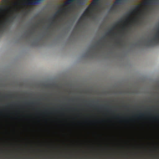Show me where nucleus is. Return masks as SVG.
<instances>
[{
	"instance_id": "obj_1",
	"label": "nucleus",
	"mask_w": 159,
	"mask_h": 159,
	"mask_svg": "<svg viewBox=\"0 0 159 159\" xmlns=\"http://www.w3.org/2000/svg\"><path fill=\"white\" fill-rule=\"evenodd\" d=\"M5 7L6 9H8L11 7L8 6L4 7L3 6H0V16L2 12L5 10L3 9V7ZM13 16H9L8 17H6L3 20H0V32L3 31L6 29L7 26H9L13 21V19L14 18Z\"/></svg>"
},
{
	"instance_id": "obj_7",
	"label": "nucleus",
	"mask_w": 159,
	"mask_h": 159,
	"mask_svg": "<svg viewBox=\"0 0 159 159\" xmlns=\"http://www.w3.org/2000/svg\"><path fill=\"white\" fill-rule=\"evenodd\" d=\"M144 114L142 113H140L139 115H137V116H138L139 117V118H141L143 117H144Z\"/></svg>"
},
{
	"instance_id": "obj_17",
	"label": "nucleus",
	"mask_w": 159,
	"mask_h": 159,
	"mask_svg": "<svg viewBox=\"0 0 159 159\" xmlns=\"http://www.w3.org/2000/svg\"><path fill=\"white\" fill-rule=\"evenodd\" d=\"M34 44L35 45H37L38 44V42H35Z\"/></svg>"
},
{
	"instance_id": "obj_18",
	"label": "nucleus",
	"mask_w": 159,
	"mask_h": 159,
	"mask_svg": "<svg viewBox=\"0 0 159 159\" xmlns=\"http://www.w3.org/2000/svg\"><path fill=\"white\" fill-rule=\"evenodd\" d=\"M80 19L79 20V21L77 22V24L78 25L79 24H80Z\"/></svg>"
},
{
	"instance_id": "obj_9",
	"label": "nucleus",
	"mask_w": 159,
	"mask_h": 159,
	"mask_svg": "<svg viewBox=\"0 0 159 159\" xmlns=\"http://www.w3.org/2000/svg\"><path fill=\"white\" fill-rule=\"evenodd\" d=\"M122 20H120V21H119V22H117L116 24V25H117L119 23H120V22H122Z\"/></svg>"
},
{
	"instance_id": "obj_10",
	"label": "nucleus",
	"mask_w": 159,
	"mask_h": 159,
	"mask_svg": "<svg viewBox=\"0 0 159 159\" xmlns=\"http://www.w3.org/2000/svg\"><path fill=\"white\" fill-rule=\"evenodd\" d=\"M67 1L66 3H69L70 2H72L73 1Z\"/></svg>"
},
{
	"instance_id": "obj_21",
	"label": "nucleus",
	"mask_w": 159,
	"mask_h": 159,
	"mask_svg": "<svg viewBox=\"0 0 159 159\" xmlns=\"http://www.w3.org/2000/svg\"><path fill=\"white\" fill-rule=\"evenodd\" d=\"M149 1V0H148V1Z\"/></svg>"
},
{
	"instance_id": "obj_2",
	"label": "nucleus",
	"mask_w": 159,
	"mask_h": 159,
	"mask_svg": "<svg viewBox=\"0 0 159 159\" xmlns=\"http://www.w3.org/2000/svg\"><path fill=\"white\" fill-rule=\"evenodd\" d=\"M99 1H93L91 4L86 8L85 11L82 14L83 17H85L87 16H89V15L92 14L93 11L95 9L94 7L97 5L98 2Z\"/></svg>"
},
{
	"instance_id": "obj_12",
	"label": "nucleus",
	"mask_w": 159,
	"mask_h": 159,
	"mask_svg": "<svg viewBox=\"0 0 159 159\" xmlns=\"http://www.w3.org/2000/svg\"><path fill=\"white\" fill-rule=\"evenodd\" d=\"M52 23L53 22H55V19L53 18V17L52 18Z\"/></svg>"
},
{
	"instance_id": "obj_4",
	"label": "nucleus",
	"mask_w": 159,
	"mask_h": 159,
	"mask_svg": "<svg viewBox=\"0 0 159 159\" xmlns=\"http://www.w3.org/2000/svg\"><path fill=\"white\" fill-rule=\"evenodd\" d=\"M63 6V5H60L59 6L61 7L60 9L58 10L56 13L53 15V18H55L57 17V14H59L60 13H62V12L64 11H67L69 9V7H65L62 8V7Z\"/></svg>"
},
{
	"instance_id": "obj_8",
	"label": "nucleus",
	"mask_w": 159,
	"mask_h": 159,
	"mask_svg": "<svg viewBox=\"0 0 159 159\" xmlns=\"http://www.w3.org/2000/svg\"><path fill=\"white\" fill-rule=\"evenodd\" d=\"M112 30V29H111L107 33V34L109 35V34L111 33V31Z\"/></svg>"
},
{
	"instance_id": "obj_13",
	"label": "nucleus",
	"mask_w": 159,
	"mask_h": 159,
	"mask_svg": "<svg viewBox=\"0 0 159 159\" xmlns=\"http://www.w3.org/2000/svg\"><path fill=\"white\" fill-rule=\"evenodd\" d=\"M134 22L136 23H138L139 22V21L136 19L134 20Z\"/></svg>"
},
{
	"instance_id": "obj_24",
	"label": "nucleus",
	"mask_w": 159,
	"mask_h": 159,
	"mask_svg": "<svg viewBox=\"0 0 159 159\" xmlns=\"http://www.w3.org/2000/svg\"><path fill=\"white\" fill-rule=\"evenodd\" d=\"M115 27H116V26H114V27H113V29H114Z\"/></svg>"
},
{
	"instance_id": "obj_19",
	"label": "nucleus",
	"mask_w": 159,
	"mask_h": 159,
	"mask_svg": "<svg viewBox=\"0 0 159 159\" xmlns=\"http://www.w3.org/2000/svg\"><path fill=\"white\" fill-rule=\"evenodd\" d=\"M116 1V2H120V1H119V0H118V1Z\"/></svg>"
},
{
	"instance_id": "obj_15",
	"label": "nucleus",
	"mask_w": 159,
	"mask_h": 159,
	"mask_svg": "<svg viewBox=\"0 0 159 159\" xmlns=\"http://www.w3.org/2000/svg\"><path fill=\"white\" fill-rule=\"evenodd\" d=\"M26 104H27L28 105H29L30 104H33L34 103L32 102V103H26Z\"/></svg>"
},
{
	"instance_id": "obj_14",
	"label": "nucleus",
	"mask_w": 159,
	"mask_h": 159,
	"mask_svg": "<svg viewBox=\"0 0 159 159\" xmlns=\"http://www.w3.org/2000/svg\"><path fill=\"white\" fill-rule=\"evenodd\" d=\"M126 29V28H125L124 26L122 28V29L123 30H125Z\"/></svg>"
},
{
	"instance_id": "obj_23",
	"label": "nucleus",
	"mask_w": 159,
	"mask_h": 159,
	"mask_svg": "<svg viewBox=\"0 0 159 159\" xmlns=\"http://www.w3.org/2000/svg\"><path fill=\"white\" fill-rule=\"evenodd\" d=\"M135 45L137 46H138V44L137 43H136Z\"/></svg>"
},
{
	"instance_id": "obj_26",
	"label": "nucleus",
	"mask_w": 159,
	"mask_h": 159,
	"mask_svg": "<svg viewBox=\"0 0 159 159\" xmlns=\"http://www.w3.org/2000/svg\"><path fill=\"white\" fill-rule=\"evenodd\" d=\"M88 54V52L86 53V54Z\"/></svg>"
},
{
	"instance_id": "obj_22",
	"label": "nucleus",
	"mask_w": 159,
	"mask_h": 159,
	"mask_svg": "<svg viewBox=\"0 0 159 159\" xmlns=\"http://www.w3.org/2000/svg\"><path fill=\"white\" fill-rule=\"evenodd\" d=\"M117 43L118 44H120V43L119 42H118Z\"/></svg>"
},
{
	"instance_id": "obj_25",
	"label": "nucleus",
	"mask_w": 159,
	"mask_h": 159,
	"mask_svg": "<svg viewBox=\"0 0 159 159\" xmlns=\"http://www.w3.org/2000/svg\"><path fill=\"white\" fill-rule=\"evenodd\" d=\"M78 1H79V0H78Z\"/></svg>"
},
{
	"instance_id": "obj_16",
	"label": "nucleus",
	"mask_w": 159,
	"mask_h": 159,
	"mask_svg": "<svg viewBox=\"0 0 159 159\" xmlns=\"http://www.w3.org/2000/svg\"><path fill=\"white\" fill-rule=\"evenodd\" d=\"M97 44L98 45H99V44H100V43H99V41H98L97 43Z\"/></svg>"
},
{
	"instance_id": "obj_3",
	"label": "nucleus",
	"mask_w": 159,
	"mask_h": 159,
	"mask_svg": "<svg viewBox=\"0 0 159 159\" xmlns=\"http://www.w3.org/2000/svg\"><path fill=\"white\" fill-rule=\"evenodd\" d=\"M158 43H159V30L157 31L152 39L149 40L145 43V45L147 46H153Z\"/></svg>"
},
{
	"instance_id": "obj_11",
	"label": "nucleus",
	"mask_w": 159,
	"mask_h": 159,
	"mask_svg": "<svg viewBox=\"0 0 159 159\" xmlns=\"http://www.w3.org/2000/svg\"><path fill=\"white\" fill-rule=\"evenodd\" d=\"M111 10H114V7L113 6H112L111 7Z\"/></svg>"
},
{
	"instance_id": "obj_20",
	"label": "nucleus",
	"mask_w": 159,
	"mask_h": 159,
	"mask_svg": "<svg viewBox=\"0 0 159 159\" xmlns=\"http://www.w3.org/2000/svg\"><path fill=\"white\" fill-rule=\"evenodd\" d=\"M30 33L31 34H32L33 33V32H32V31H31L30 32Z\"/></svg>"
},
{
	"instance_id": "obj_6",
	"label": "nucleus",
	"mask_w": 159,
	"mask_h": 159,
	"mask_svg": "<svg viewBox=\"0 0 159 159\" xmlns=\"http://www.w3.org/2000/svg\"><path fill=\"white\" fill-rule=\"evenodd\" d=\"M34 1V3H38L42 2L43 1Z\"/></svg>"
},
{
	"instance_id": "obj_5",
	"label": "nucleus",
	"mask_w": 159,
	"mask_h": 159,
	"mask_svg": "<svg viewBox=\"0 0 159 159\" xmlns=\"http://www.w3.org/2000/svg\"><path fill=\"white\" fill-rule=\"evenodd\" d=\"M142 7L141 5H136L134 8H133L132 11L130 12V14H132L134 12H135L137 11H141V8Z\"/></svg>"
}]
</instances>
